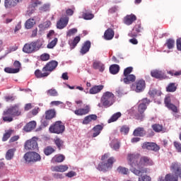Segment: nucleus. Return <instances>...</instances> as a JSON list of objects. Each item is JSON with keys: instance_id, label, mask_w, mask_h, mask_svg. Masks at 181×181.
Wrapping results in <instances>:
<instances>
[{"instance_id": "4be33fe9", "label": "nucleus", "mask_w": 181, "mask_h": 181, "mask_svg": "<svg viewBox=\"0 0 181 181\" xmlns=\"http://www.w3.org/2000/svg\"><path fill=\"white\" fill-rule=\"evenodd\" d=\"M67 169H69V166L66 165H56V166H52L51 168V170H52V172H66V170H67Z\"/></svg>"}, {"instance_id": "09e8293b", "label": "nucleus", "mask_w": 181, "mask_h": 181, "mask_svg": "<svg viewBox=\"0 0 181 181\" xmlns=\"http://www.w3.org/2000/svg\"><path fill=\"white\" fill-rule=\"evenodd\" d=\"M117 170L119 173H121L122 175H128V172H129L128 168L122 166H119Z\"/></svg>"}, {"instance_id": "2eb2a0df", "label": "nucleus", "mask_w": 181, "mask_h": 181, "mask_svg": "<svg viewBox=\"0 0 181 181\" xmlns=\"http://www.w3.org/2000/svg\"><path fill=\"white\" fill-rule=\"evenodd\" d=\"M90 49H91V42L90 40H87L82 45V47L80 50L81 54L84 56V54H86V53L90 52Z\"/></svg>"}, {"instance_id": "a211bd4d", "label": "nucleus", "mask_w": 181, "mask_h": 181, "mask_svg": "<svg viewBox=\"0 0 181 181\" xmlns=\"http://www.w3.org/2000/svg\"><path fill=\"white\" fill-rule=\"evenodd\" d=\"M42 4L41 1L39 0H35V1H33V3L30 5L28 10L27 11V15L28 16H30L33 12H35V8L37 6V5H40Z\"/></svg>"}, {"instance_id": "ddd939ff", "label": "nucleus", "mask_w": 181, "mask_h": 181, "mask_svg": "<svg viewBox=\"0 0 181 181\" xmlns=\"http://www.w3.org/2000/svg\"><path fill=\"white\" fill-rule=\"evenodd\" d=\"M69 23V16H64L57 23V29H64Z\"/></svg>"}, {"instance_id": "473e14b6", "label": "nucleus", "mask_w": 181, "mask_h": 181, "mask_svg": "<svg viewBox=\"0 0 181 181\" xmlns=\"http://www.w3.org/2000/svg\"><path fill=\"white\" fill-rule=\"evenodd\" d=\"M177 90V85L175 83H170L166 87L167 93H175Z\"/></svg>"}, {"instance_id": "dca6fc26", "label": "nucleus", "mask_w": 181, "mask_h": 181, "mask_svg": "<svg viewBox=\"0 0 181 181\" xmlns=\"http://www.w3.org/2000/svg\"><path fill=\"white\" fill-rule=\"evenodd\" d=\"M93 69L98 70L100 73H103L105 70V65L101 62V61L95 60L93 64Z\"/></svg>"}, {"instance_id": "e433bc0d", "label": "nucleus", "mask_w": 181, "mask_h": 181, "mask_svg": "<svg viewBox=\"0 0 181 181\" xmlns=\"http://www.w3.org/2000/svg\"><path fill=\"white\" fill-rule=\"evenodd\" d=\"M110 72L111 74H117L119 72V66L117 64H112L110 66Z\"/></svg>"}, {"instance_id": "5701e85b", "label": "nucleus", "mask_w": 181, "mask_h": 181, "mask_svg": "<svg viewBox=\"0 0 181 181\" xmlns=\"http://www.w3.org/2000/svg\"><path fill=\"white\" fill-rule=\"evenodd\" d=\"M134 136H145L146 135V131L144 127H137L133 132Z\"/></svg>"}, {"instance_id": "a18cd8bd", "label": "nucleus", "mask_w": 181, "mask_h": 181, "mask_svg": "<svg viewBox=\"0 0 181 181\" xmlns=\"http://www.w3.org/2000/svg\"><path fill=\"white\" fill-rule=\"evenodd\" d=\"M65 157L63 155H57L54 158H52V162H57L58 163H61L64 160Z\"/></svg>"}, {"instance_id": "c9c22d12", "label": "nucleus", "mask_w": 181, "mask_h": 181, "mask_svg": "<svg viewBox=\"0 0 181 181\" xmlns=\"http://www.w3.org/2000/svg\"><path fill=\"white\" fill-rule=\"evenodd\" d=\"M50 123V120L47 118H43L41 119V126L40 128L37 129V131H40L42 128H46Z\"/></svg>"}, {"instance_id": "6e6d98bb", "label": "nucleus", "mask_w": 181, "mask_h": 181, "mask_svg": "<svg viewBox=\"0 0 181 181\" xmlns=\"http://www.w3.org/2000/svg\"><path fill=\"white\" fill-rule=\"evenodd\" d=\"M57 45V38H54L52 41H51L47 46L48 49H53L54 46Z\"/></svg>"}, {"instance_id": "6ab92c4d", "label": "nucleus", "mask_w": 181, "mask_h": 181, "mask_svg": "<svg viewBox=\"0 0 181 181\" xmlns=\"http://www.w3.org/2000/svg\"><path fill=\"white\" fill-rule=\"evenodd\" d=\"M136 80V76L134 74L124 76V78L120 79V81H124V84H131V83H134Z\"/></svg>"}, {"instance_id": "6e6552de", "label": "nucleus", "mask_w": 181, "mask_h": 181, "mask_svg": "<svg viewBox=\"0 0 181 181\" xmlns=\"http://www.w3.org/2000/svg\"><path fill=\"white\" fill-rule=\"evenodd\" d=\"M25 162L30 163V162H39L40 160V155L35 151H30L26 153L23 156Z\"/></svg>"}, {"instance_id": "a19ab883", "label": "nucleus", "mask_w": 181, "mask_h": 181, "mask_svg": "<svg viewBox=\"0 0 181 181\" xmlns=\"http://www.w3.org/2000/svg\"><path fill=\"white\" fill-rule=\"evenodd\" d=\"M15 154V149L14 148H11L8 149V151L6 153V159L7 160H11L12 158H13V155Z\"/></svg>"}, {"instance_id": "4468645a", "label": "nucleus", "mask_w": 181, "mask_h": 181, "mask_svg": "<svg viewBox=\"0 0 181 181\" xmlns=\"http://www.w3.org/2000/svg\"><path fill=\"white\" fill-rule=\"evenodd\" d=\"M82 18H83L85 21H91V19L94 18V14L91 13V10L90 8H85L82 11Z\"/></svg>"}, {"instance_id": "de8ad7c7", "label": "nucleus", "mask_w": 181, "mask_h": 181, "mask_svg": "<svg viewBox=\"0 0 181 181\" xmlns=\"http://www.w3.org/2000/svg\"><path fill=\"white\" fill-rule=\"evenodd\" d=\"M25 28L26 29H32V28H33V25H35V19L32 18V19H28L26 22H25Z\"/></svg>"}, {"instance_id": "20e7f679", "label": "nucleus", "mask_w": 181, "mask_h": 181, "mask_svg": "<svg viewBox=\"0 0 181 181\" xmlns=\"http://www.w3.org/2000/svg\"><path fill=\"white\" fill-rule=\"evenodd\" d=\"M101 103L105 108H108L115 103V95L112 93L107 91L103 93L101 98Z\"/></svg>"}, {"instance_id": "f257e3e1", "label": "nucleus", "mask_w": 181, "mask_h": 181, "mask_svg": "<svg viewBox=\"0 0 181 181\" xmlns=\"http://www.w3.org/2000/svg\"><path fill=\"white\" fill-rule=\"evenodd\" d=\"M127 159L129 165L131 166V172L136 176H141L143 173H148L149 172L148 168H144V166H152L153 165V161L146 156L141 157L139 159L138 155L129 154ZM139 160V162H138Z\"/></svg>"}, {"instance_id": "f03ea898", "label": "nucleus", "mask_w": 181, "mask_h": 181, "mask_svg": "<svg viewBox=\"0 0 181 181\" xmlns=\"http://www.w3.org/2000/svg\"><path fill=\"white\" fill-rule=\"evenodd\" d=\"M171 169L174 172L175 176L171 174H167L165 177H159L158 181H177V177L181 179V165L179 163H173Z\"/></svg>"}, {"instance_id": "c756f323", "label": "nucleus", "mask_w": 181, "mask_h": 181, "mask_svg": "<svg viewBox=\"0 0 181 181\" xmlns=\"http://www.w3.org/2000/svg\"><path fill=\"white\" fill-rule=\"evenodd\" d=\"M56 117V110L54 109H51L45 112V118L47 119H53Z\"/></svg>"}, {"instance_id": "052dcab7", "label": "nucleus", "mask_w": 181, "mask_h": 181, "mask_svg": "<svg viewBox=\"0 0 181 181\" xmlns=\"http://www.w3.org/2000/svg\"><path fill=\"white\" fill-rule=\"evenodd\" d=\"M132 70H134V68H132V66H129L126 69H124V76H129L131 74V73H132Z\"/></svg>"}, {"instance_id": "8fccbe9b", "label": "nucleus", "mask_w": 181, "mask_h": 181, "mask_svg": "<svg viewBox=\"0 0 181 181\" xmlns=\"http://www.w3.org/2000/svg\"><path fill=\"white\" fill-rule=\"evenodd\" d=\"M151 127L155 132H160L163 129V126L158 124H153Z\"/></svg>"}, {"instance_id": "9d476101", "label": "nucleus", "mask_w": 181, "mask_h": 181, "mask_svg": "<svg viewBox=\"0 0 181 181\" xmlns=\"http://www.w3.org/2000/svg\"><path fill=\"white\" fill-rule=\"evenodd\" d=\"M59 66V62L57 61L52 60L46 64V65L42 68V71H46V73H52L54 70H56V67Z\"/></svg>"}, {"instance_id": "13d9d810", "label": "nucleus", "mask_w": 181, "mask_h": 181, "mask_svg": "<svg viewBox=\"0 0 181 181\" xmlns=\"http://www.w3.org/2000/svg\"><path fill=\"white\" fill-rule=\"evenodd\" d=\"M76 33H77V28H71L66 33V36L70 37V36H73V35H76Z\"/></svg>"}, {"instance_id": "7ed1b4c3", "label": "nucleus", "mask_w": 181, "mask_h": 181, "mask_svg": "<svg viewBox=\"0 0 181 181\" xmlns=\"http://www.w3.org/2000/svg\"><path fill=\"white\" fill-rule=\"evenodd\" d=\"M42 46H43V42H42V40L38 39L31 42L25 44L23 47V52L27 54L35 53V52H37L40 49H42Z\"/></svg>"}, {"instance_id": "69168bd1", "label": "nucleus", "mask_w": 181, "mask_h": 181, "mask_svg": "<svg viewBox=\"0 0 181 181\" xmlns=\"http://www.w3.org/2000/svg\"><path fill=\"white\" fill-rule=\"evenodd\" d=\"M139 181H151V178L148 175H141L139 177Z\"/></svg>"}, {"instance_id": "39448f33", "label": "nucleus", "mask_w": 181, "mask_h": 181, "mask_svg": "<svg viewBox=\"0 0 181 181\" xmlns=\"http://www.w3.org/2000/svg\"><path fill=\"white\" fill-rule=\"evenodd\" d=\"M64 129H66V127L62 121L55 122L54 124L51 125L49 128V131L51 134H63V132H64Z\"/></svg>"}, {"instance_id": "0e129e2a", "label": "nucleus", "mask_w": 181, "mask_h": 181, "mask_svg": "<svg viewBox=\"0 0 181 181\" xmlns=\"http://www.w3.org/2000/svg\"><path fill=\"white\" fill-rule=\"evenodd\" d=\"M167 108H168V110H171L173 112H177V107L172 103L170 105H168V106H167Z\"/></svg>"}, {"instance_id": "3c124183", "label": "nucleus", "mask_w": 181, "mask_h": 181, "mask_svg": "<svg viewBox=\"0 0 181 181\" xmlns=\"http://www.w3.org/2000/svg\"><path fill=\"white\" fill-rule=\"evenodd\" d=\"M50 25H52V22H50V21H47L45 23L40 24L39 28L40 29H47V28H49Z\"/></svg>"}, {"instance_id": "a878e982", "label": "nucleus", "mask_w": 181, "mask_h": 181, "mask_svg": "<svg viewBox=\"0 0 181 181\" xmlns=\"http://www.w3.org/2000/svg\"><path fill=\"white\" fill-rule=\"evenodd\" d=\"M114 30L111 28H108L104 33V37L105 40H111L114 38Z\"/></svg>"}, {"instance_id": "e2e57ef3", "label": "nucleus", "mask_w": 181, "mask_h": 181, "mask_svg": "<svg viewBox=\"0 0 181 181\" xmlns=\"http://www.w3.org/2000/svg\"><path fill=\"white\" fill-rule=\"evenodd\" d=\"M173 145H174L176 151H177V152L181 153V144H180V142L174 141Z\"/></svg>"}, {"instance_id": "9b49d317", "label": "nucleus", "mask_w": 181, "mask_h": 181, "mask_svg": "<svg viewBox=\"0 0 181 181\" xmlns=\"http://www.w3.org/2000/svg\"><path fill=\"white\" fill-rule=\"evenodd\" d=\"M141 148L143 149H147V151H153V152H158L159 149H160V147L156 143L153 142H144Z\"/></svg>"}, {"instance_id": "f704fd0d", "label": "nucleus", "mask_w": 181, "mask_h": 181, "mask_svg": "<svg viewBox=\"0 0 181 181\" xmlns=\"http://www.w3.org/2000/svg\"><path fill=\"white\" fill-rule=\"evenodd\" d=\"M151 74L152 77L155 78H163V72L159 70L151 71Z\"/></svg>"}, {"instance_id": "680f3d73", "label": "nucleus", "mask_w": 181, "mask_h": 181, "mask_svg": "<svg viewBox=\"0 0 181 181\" xmlns=\"http://www.w3.org/2000/svg\"><path fill=\"white\" fill-rule=\"evenodd\" d=\"M11 134H12L11 131H8L6 134H4L2 139L3 142H5L6 141L7 139H9V138H11Z\"/></svg>"}, {"instance_id": "5fc2aeb1", "label": "nucleus", "mask_w": 181, "mask_h": 181, "mask_svg": "<svg viewBox=\"0 0 181 181\" xmlns=\"http://www.w3.org/2000/svg\"><path fill=\"white\" fill-rule=\"evenodd\" d=\"M40 60H42V62H47V60H50V54L47 53L41 54Z\"/></svg>"}, {"instance_id": "864d4df0", "label": "nucleus", "mask_w": 181, "mask_h": 181, "mask_svg": "<svg viewBox=\"0 0 181 181\" xmlns=\"http://www.w3.org/2000/svg\"><path fill=\"white\" fill-rule=\"evenodd\" d=\"M116 93L117 94L118 97L124 95V94H125L124 88L122 86H119L117 88H116Z\"/></svg>"}, {"instance_id": "4c0bfd02", "label": "nucleus", "mask_w": 181, "mask_h": 181, "mask_svg": "<svg viewBox=\"0 0 181 181\" xmlns=\"http://www.w3.org/2000/svg\"><path fill=\"white\" fill-rule=\"evenodd\" d=\"M50 74V73L49 72H44L42 73V71H40V70L37 69L35 71V75L36 76V77L37 78H42V77H47V76H49Z\"/></svg>"}, {"instance_id": "bb28decb", "label": "nucleus", "mask_w": 181, "mask_h": 181, "mask_svg": "<svg viewBox=\"0 0 181 181\" xmlns=\"http://www.w3.org/2000/svg\"><path fill=\"white\" fill-rule=\"evenodd\" d=\"M104 88V86H94L89 90V94H98Z\"/></svg>"}, {"instance_id": "2f4dec72", "label": "nucleus", "mask_w": 181, "mask_h": 181, "mask_svg": "<svg viewBox=\"0 0 181 181\" xmlns=\"http://www.w3.org/2000/svg\"><path fill=\"white\" fill-rule=\"evenodd\" d=\"M110 147L112 148V149H113L114 151H117L119 149V146H121L119 141L117 139H113L111 141L110 144Z\"/></svg>"}, {"instance_id": "423d86ee", "label": "nucleus", "mask_w": 181, "mask_h": 181, "mask_svg": "<svg viewBox=\"0 0 181 181\" xmlns=\"http://www.w3.org/2000/svg\"><path fill=\"white\" fill-rule=\"evenodd\" d=\"M115 162V158L114 157H111L107 159V161L102 162L98 164L97 169L98 170H101L102 172H107V170H110L112 168V165Z\"/></svg>"}, {"instance_id": "1a4fd4ad", "label": "nucleus", "mask_w": 181, "mask_h": 181, "mask_svg": "<svg viewBox=\"0 0 181 181\" xmlns=\"http://www.w3.org/2000/svg\"><path fill=\"white\" fill-rule=\"evenodd\" d=\"M25 149L27 151H38L37 138L33 137L32 139L27 140L25 143Z\"/></svg>"}, {"instance_id": "412c9836", "label": "nucleus", "mask_w": 181, "mask_h": 181, "mask_svg": "<svg viewBox=\"0 0 181 181\" xmlns=\"http://www.w3.org/2000/svg\"><path fill=\"white\" fill-rule=\"evenodd\" d=\"M36 128V122L35 121H31L25 124L23 127V131L25 132H30Z\"/></svg>"}, {"instance_id": "393cba45", "label": "nucleus", "mask_w": 181, "mask_h": 181, "mask_svg": "<svg viewBox=\"0 0 181 181\" xmlns=\"http://www.w3.org/2000/svg\"><path fill=\"white\" fill-rule=\"evenodd\" d=\"M135 21H136V16L132 14L130 16H127L124 18V23L125 25H132V23H134V22H135Z\"/></svg>"}, {"instance_id": "49530a36", "label": "nucleus", "mask_w": 181, "mask_h": 181, "mask_svg": "<svg viewBox=\"0 0 181 181\" xmlns=\"http://www.w3.org/2000/svg\"><path fill=\"white\" fill-rule=\"evenodd\" d=\"M54 152V148L53 147L49 146L44 148V153L46 156H49V155H52Z\"/></svg>"}, {"instance_id": "58836bf2", "label": "nucleus", "mask_w": 181, "mask_h": 181, "mask_svg": "<svg viewBox=\"0 0 181 181\" xmlns=\"http://www.w3.org/2000/svg\"><path fill=\"white\" fill-rule=\"evenodd\" d=\"M148 94L150 97H152V98L155 97V95H158V97H159L161 95L162 92L155 88H151L148 91Z\"/></svg>"}, {"instance_id": "f3484780", "label": "nucleus", "mask_w": 181, "mask_h": 181, "mask_svg": "<svg viewBox=\"0 0 181 181\" xmlns=\"http://www.w3.org/2000/svg\"><path fill=\"white\" fill-rule=\"evenodd\" d=\"M145 81L139 80L136 82V93H142L145 90Z\"/></svg>"}, {"instance_id": "603ef678", "label": "nucleus", "mask_w": 181, "mask_h": 181, "mask_svg": "<svg viewBox=\"0 0 181 181\" xmlns=\"http://www.w3.org/2000/svg\"><path fill=\"white\" fill-rule=\"evenodd\" d=\"M40 12H49L50 11V4H46L40 7Z\"/></svg>"}, {"instance_id": "aec40b11", "label": "nucleus", "mask_w": 181, "mask_h": 181, "mask_svg": "<svg viewBox=\"0 0 181 181\" xmlns=\"http://www.w3.org/2000/svg\"><path fill=\"white\" fill-rule=\"evenodd\" d=\"M90 112V105H86L85 108H80L74 111L76 115H86Z\"/></svg>"}, {"instance_id": "7c9ffc66", "label": "nucleus", "mask_w": 181, "mask_h": 181, "mask_svg": "<svg viewBox=\"0 0 181 181\" xmlns=\"http://www.w3.org/2000/svg\"><path fill=\"white\" fill-rule=\"evenodd\" d=\"M141 33V25H137L132 30V33L129 34V36H130V37H136V36H138L137 33Z\"/></svg>"}, {"instance_id": "b1692460", "label": "nucleus", "mask_w": 181, "mask_h": 181, "mask_svg": "<svg viewBox=\"0 0 181 181\" xmlns=\"http://www.w3.org/2000/svg\"><path fill=\"white\" fill-rule=\"evenodd\" d=\"M91 121H97V115H89L86 117L83 120V124L84 125H87L91 122Z\"/></svg>"}, {"instance_id": "79ce46f5", "label": "nucleus", "mask_w": 181, "mask_h": 181, "mask_svg": "<svg viewBox=\"0 0 181 181\" xmlns=\"http://www.w3.org/2000/svg\"><path fill=\"white\" fill-rule=\"evenodd\" d=\"M81 38L80 36H76L74 40L71 42H69L71 49L73 50L76 46H77V44L80 42Z\"/></svg>"}, {"instance_id": "4d7b16f0", "label": "nucleus", "mask_w": 181, "mask_h": 181, "mask_svg": "<svg viewBox=\"0 0 181 181\" xmlns=\"http://www.w3.org/2000/svg\"><path fill=\"white\" fill-rule=\"evenodd\" d=\"M120 132L122 134H124V135H127L128 132H129V127L127 125H124L120 129Z\"/></svg>"}, {"instance_id": "c03bdc74", "label": "nucleus", "mask_w": 181, "mask_h": 181, "mask_svg": "<svg viewBox=\"0 0 181 181\" xmlns=\"http://www.w3.org/2000/svg\"><path fill=\"white\" fill-rule=\"evenodd\" d=\"M165 46H167L168 49H173L175 47V40L170 38L166 40Z\"/></svg>"}, {"instance_id": "f8f14e48", "label": "nucleus", "mask_w": 181, "mask_h": 181, "mask_svg": "<svg viewBox=\"0 0 181 181\" xmlns=\"http://www.w3.org/2000/svg\"><path fill=\"white\" fill-rule=\"evenodd\" d=\"M4 115H12L13 117H19L21 115V111H19V107L14 105L6 111L4 112Z\"/></svg>"}, {"instance_id": "774afa93", "label": "nucleus", "mask_w": 181, "mask_h": 181, "mask_svg": "<svg viewBox=\"0 0 181 181\" xmlns=\"http://www.w3.org/2000/svg\"><path fill=\"white\" fill-rule=\"evenodd\" d=\"M168 74H170V76H181V71H178L175 72V71H170Z\"/></svg>"}, {"instance_id": "338daca9", "label": "nucleus", "mask_w": 181, "mask_h": 181, "mask_svg": "<svg viewBox=\"0 0 181 181\" xmlns=\"http://www.w3.org/2000/svg\"><path fill=\"white\" fill-rule=\"evenodd\" d=\"M177 50L181 52V38H177L176 40Z\"/></svg>"}, {"instance_id": "ea45409f", "label": "nucleus", "mask_w": 181, "mask_h": 181, "mask_svg": "<svg viewBox=\"0 0 181 181\" xmlns=\"http://www.w3.org/2000/svg\"><path fill=\"white\" fill-rule=\"evenodd\" d=\"M5 73H8V74H16V73H19L18 69L6 67L4 68Z\"/></svg>"}, {"instance_id": "0eeeda50", "label": "nucleus", "mask_w": 181, "mask_h": 181, "mask_svg": "<svg viewBox=\"0 0 181 181\" xmlns=\"http://www.w3.org/2000/svg\"><path fill=\"white\" fill-rule=\"evenodd\" d=\"M149 103L151 100H148V98H144L142 100L141 103L139 105L138 111L140 113L137 116V119L142 121L144 119V112H145V110H146V107L149 105Z\"/></svg>"}, {"instance_id": "cd10ccee", "label": "nucleus", "mask_w": 181, "mask_h": 181, "mask_svg": "<svg viewBox=\"0 0 181 181\" xmlns=\"http://www.w3.org/2000/svg\"><path fill=\"white\" fill-rule=\"evenodd\" d=\"M23 0H5L4 5L6 8L15 6L18 3L22 2Z\"/></svg>"}, {"instance_id": "bf43d9fd", "label": "nucleus", "mask_w": 181, "mask_h": 181, "mask_svg": "<svg viewBox=\"0 0 181 181\" xmlns=\"http://www.w3.org/2000/svg\"><path fill=\"white\" fill-rule=\"evenodd\" d=\"M54 144L57 146V148H59V149H60L62 148V146H63V141L62 139H60L59 138H57L54 140Z\"/></svg>"}, {"instance_id": "37998d69", "label": "nucleus", "mask_w": 181, "mask_h": 181, "mask_svg": "<svg viewBox=\"0 0 181 181\" xmlns=\"http://www.w3.org/2000/svg\"><path fill=\"white\" fill-rule=\"evenodd\" d=\"M47 95H49L50 97H57L59 95V93L54 88L49 89L46 91Z\"/></svg>"}, {"instance_id": "c85d7f7f", "label": "nucleus", "mask_w": 181, "mask_h": 181, "mask_svg": "<svg viewBox=\"0 0 181 181\" xmlns=\"http://www.w3.org/2000/svg\"><path fill=\"white\" fill-rule=\"evenodd\" d=\"M103 126H101L100 124H98L95 126L93 128V137L95 138L98 136V135L101 134V131H103Z\"/></svg>"}, {"instance_id": "72a5a7b5", "label": "nucleus", "mask_w": 181, "mask_h": 181, "mask_svg": "<svg viewBox=\"0 0 181 181\" xmlns=\"http://www.w3.org/2000/svg\"><path fill=\"white\" fill-rule=\"evenodd\" d=\"M122 114L121 112H117L115 113L107 121L108 124H111V122H115V121H118L119 118H121Z\"/></svg>"}]
</instances>
